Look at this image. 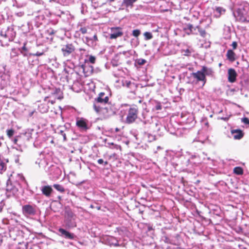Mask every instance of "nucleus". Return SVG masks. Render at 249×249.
Wrapping results in <instances>:
<instances>
[{"instance_id":"53","label":"nucleus","mask_w":249,"mask_h":249,"mask_svg":"<svg viewBox=\"0 0 249 249\" xmlns=\"http://www.w3.org/2000/svg\"><path fill=\"white\" fill-rule=\"evenodd\" d=\"M2 211V208L0 207V212Z\"/></svg>"},{"instance_id":"54","label":"nucleus","mask_w":249,"mask_h":249,"mask_svg":"<svg viewBox=\"0 0 249 249\" xmlns=\"http://www.w3.org/2000/svg\"><path fill=\"white\" fill-rule=\"evenodd\" d=\"M1 144H2V143H1V142L0 141V146H1Z\"/></svg>"},{"instance_id":"9","label":"nucleus","mask_w":249,"mask_h":249,"mask_svg":"<svg viewBox=\"0 0 249 249\" xmlns=\"http://www.w3.org/2000/svg\"><path fill=\"white\" fill-rule=\"evenodd\" d=\"M88 120L83 118H78L76 120V125L79 129L86 131L88 129Z\"/></svg>"},{"instance_id":"24","label":"nucleus","mask_w":249,"mask_h":249,"mask_svg":"<svg viewBox=\"0 0 249 249\" xmlns=\"http://www.w3.org/2000/svg\"><path fill=\"white\" fill-rule=\"evenodd\" d=\"M6 169V166L5 163L0 159V173H2V171H5Z\"/></svg>"},{"instance_id":"23","label":"nucleus","mask_w":249,"mask_h":249,"mask_svg":"<svg viewBox=\"0 0 249 249\" xmlns=\"http://www.w3.org/2000/svg\"><path fill=\"white\" fill-rule=\"evenodd\" d=\"M238 20L241 22H248V20L246 18H245L242 14L240 13L239 14Z\"/></svg>"},{"instance_id":"38","label":"nucleus","mask_w":249,"mask_h":249,"mask_svg":"<svg viewBox=\"0 0 249 249\" xmlns=\"http://www.w3.org/2000/svg\"><path fill=\"white\" fill-rule=\"evenodd\" d=\"M231 46L232 47V48L233 50H235L237 48V43L236 41H233L232 43V44H231Z\"/></svg>"},{"instance_id":"7","label":"nucleus","mask_w":249,"mask_h":249,"mask_svg":"<svg viewBox=\"0 0 249 249\" xmlns=\"http://www.w3.org/2000/svg\"><path fill=\"white\" fill-rule=\"evenodd\" d=\"M96 112L103 119L108 118L109 115V111L107 107H100L98 108H94Z\"/></svg>"},{"instance_id":"33","label":"nucleus","mask_w":249,"mask_h":249,"mask_svg":"<svg viewBox=\"0 0 249 249\" xmlns=\"http://www.w3.org/2000/svg\"><path fill=\"white\" fill-rule=\"evenodd\" d=\"M242 122L246 124L249 125V119L247 117H244L242 119Z\"/></svg>"},{"instance_id":"48","label":"nucleus","mask_w":249,"mask_h":249,"mask_svg":"<svg viewBox=\"0 0 249 249\" xmlns=\"http://www.w3.org/2000/svg\"><path fill=\"white\" fill-rule=\"evenodd\" d=\"M52 104H53L55 103V101H51Z\"/></svg>"},{"instance_id":"43","label":"nucleus","mask_w":249,"mask_h":249,"mask_svg":"<svg viewBox=\"0 0 249 249\" xmlns=\"http://www.w3.org/2000/svg\"><path fill=\"white\" fill-rule=\"evenodd\" d=\"M44 54V53L42 52V53H39V52H37L36 54V56H41V55H42L43 54Z\"/></svg>"},{"instance_id":"28","label":"nucleus","mask_w":249,"mask_h":249,"mask_svg":"<svg viewBox=\"0 0 249 249\" xmlns=\"http://www.w3.org/2000/svg\"><path fill=\"white\" fill-rule=\"evenodd\" d=\"M141 34V31L139 29L134 30L132 32V35L135 37H138Z\"/></svg>"},{"instance_id":"44","label":"nucleus","mask_w":249,"mask_h":249,"mask_svg":"<svg viewBox=\"0 0 249 249\" xmlns=\"http://www.w3.org/2000/svg\"><path fill=\"white\" fill-rule=\"evenodd\" d=\"M18 137H16L14 139V143L15 144H17V142H18Z\"/></svg>"},{"instance_id":"31","label":"nucleus","mask_w":249,"mask_h":249,"mask_svg":"<svg viewBox=\"0 0 249 249\" xmlns=\"http://www.w3.org/2000/svg\"><path fill=\"white\" fill-rule=\"evenodd\" d=\"M132 84H134L130 81L125 80L123 83L124 86H126L127 88H130Z\"/></svg>"},{"instance_id":"32","label":"nucleus","mask_w":249,"mask_h":249,"mask_svg":"<svg viewBox=\"0 0 249 249\" xmlns=\"http://www.w3.org/2000/svg\"><path fill=\"white\" fill-rule=\"evenodd\" d=\"M96 58L95 56L90 55L89 57V61L92 63L94 64L95 63Z\"/></svg>"},{"instance_id":"37","label":"nucleus","mask_w":249,"mask_h":249,"mask_svg":"<svg viewBox=\"0 0 249 249\" xmlns=\"http://www.w3.org/2000/svg\"><path fill=\"white\" fill-rule=\"evenodd\" d=\"M67 213L68 216L72 218L74 216L73 213L71 210L68 211L67 212Z\"/></svg>"},{"instance_id":"42","label":"nucleus","mask_w":249,"mask_h":249,"mask_svg":"<svg viewBox=\"0 0 249 249\" xmlns=\"http://www.w3.org/2000/svg\"><path fill=\"white\" fill-rule=\"evenodd\" d=\"M97 162L99 164H102L104 163V160L103 159H100L98 160Z\"/></svg>"},{"instance_id":"16","label":"nucleus","mask_w":249,"mask_h":249,"mask_svg":"<svg viewBox=\"0 0 249 249\" xmlns=\"http://www.w3.org/2000/svg\"><path fill=\"white\" fill-rule=\"evenodd\" d=\"M202 71L205 73L206 76H213L214 71L212 68H208L206 66H202Z\"/></svg>"},{"instance_id":"49","label":"nucleus","mask_w":249,"mask_h":249,"mask_svg":"<svg viewBox=\"0 0 249 249\" xmlns=\"http://www.w3.org/2000/svg\"><path fill=\"white\" fill-rule=\"evenodd\" d=\"M62 98H63V97H62V96L58 97V99H60H60H62Z\"/></svg>"},{"instance_id":"30","label":"nucleus","mask_w":249,"mask_h":249,"mask_svg":"<svg viewBox=\"0 0 249 249\" xmlns=\"http://www.w3.org/2000/svg\"><path fill=\"white\" fill-rule=\"evenodd\" d=\"M136 62L139 65H143L146 63V60L144 59H138L136 60Z\"/></svg>"},{"instance_id":"50","label":"nucleus","mask_w":249,"mask_h":249,"mask_svg":"<svg viewBox=\"0 0 249 249\" xmlns=\"http://www.w3.org/2000/svg\"><path fill=\"white\" fill-rule=\"evenodd\" d=\"M186 53H190V51L188 49L186 50Z\"/></svg>"},{"instance_id":"17","label":"nucleus","mask_w":249,"mask_h":249,"mask_svg":"<svg viewBox=\"0 0 249 249\" xmlns=\"http://www.w3.org/2000/svg\"><path fill=\"white\" fill-rule=\"evenodd\" d=\"M235 53L231 50H229L227 51L226 56L227 59L231 62H233L235 60Z\"/></svg>"},{"instance_id":"4","label":"nucleus","mask_w":249,"mask_h":249,"mask_svg":"<svg viewBox=\"0 0 249 249\" xmlns=\"http://www.w3.org/2000/svg\"><path fill=\"white\" fill-rule=\"evenodd\" d=\"M61 50L63 56L67 57L73 53L75 50V48L72 43H68L65 45H63Z\"/></svg>"},{"instance_id":"36","label":"nucleus","mask_w":249,"mask_h":249,"mask_svg":"<svg viewBox=\"0 0 249 249\" xmlns=\"http://www.w3.org/2000/svg\"><path fill=\"white\" fill-rule=\"evenodd\" d=\"M47 33L49 35H53L56 33V31L53 29H50L47 30Z\"/></svg>"},{"instance_id":"5","label":"nucleus","mask_w":249,"mask_h":249,"mask_svg":"<svg viewBox=\"0 0 249 249\" xmlns=\"http://www.w3.org/2000/svg\"><path fill=\"white\" fill-rule=\"evenodd\" d=\"M192 75L194 78L196 79L197 82L202 81L204 86L207 81L206 77H205V73L202 71V70L198 71L196 72H193L192 73Z\"/></svg>"},{"instance_id":"2","label":"nucleus","mask_w":249,"mask_h":249,"mask_svg":"<svg viewBox=\"0 0 249 249\" xmlns=\"http://www.w3.org/2000/svg\"><path fill=\"white\" fill-rule=\"evenodd\" d=\"M105 94L104 92H100L98 94V96L94 99L93 105V108H98L101 107V105H105L108 103L109 98L107 96L104 97Z\"/></svg>"},{"instance_id":"45","label":"nucleus","mask_w":249,"mask_h":249,"mask_svg":"<svg viewBox=\"0 0 249 249\" xmlns=\"http://www.w3.org/2000/svg\"><path fill=\"white\" fill-rule=\"evenodd\" d=\"M221 119L223 120L224 121H227L228 120V118H221Z\"/></svg>"},{"instance_id":"12","label":"nucleus","mask_w":249,"mask_h":249,"mask_svg":"<svg viewBox=\"0 0 249 249\" xmlns=\"http://www.w3.org/2000/svg\"><path fill=\"white\" fill-rule=\"evenodd\" d=\"M58 231L61 233V235L63 236L65 238L71 240L74 238L75 235L73 233H71L64 229L59 228Z\"/></svg>"},{"instance_id":"29","label":"nucleus","mask_w":249,"mask_h":249,"mask_svg":"<svg viewBox=\"0 0 249 249\" xmlns=\"http://www.w3.org/2000/svg\"><path fill=\"white\" fill-rule=\"evenodd\" d=\"M58 134L62 136L63 141H66L67 140L66 135L64 130H60L58 132Z\"/></svg>"},{"instance_id":"21","label":"nucleus","mask_w":249,"mask_h":249,"mask_svg":"<svg viewBox=\"0 0 249 249\" xmlns=\"http://www.w3.org/2000/svg\"><path fill=\"white\" fill-rule=\"evenodd\" d=\"M137 0H123L124 4L126 6H132L133 4Z\"/></svg>"},{"instance_id":"14","label":"nucleus","mask_w":249,"mask_h":249,"mask_svg":"<svg viewBox=\"0 0 249 249\" xmlns=\"http://www.w3.org/2000/svg\"><path fill=\"white\" fill-rule=\"evenodd\" d=\"M231 133L234 139L240 140L244 136V133L240 129H234L231 131Z\"/></svg>"},{"instance_id":"13","label":"nucleus","mask_w":249,"mask_h":249,"mask_svg":"<svg viewBox=\"0 0 249 249\" xmlns=\"http://www.w3.org/2000/svg\"><path fill=\"white\" fill-rule=\"evenodd\" d=\"M237 73L235 70L232 68L228 70V81L231 83H233L236 81Z\"/></svg>"},{"instance_id":"47","label":"nucleus","mask_w":249,"mask_h":249,"mask_svg":"<svg viewBox=\"0 0 249 249\" xmlns=\"http://www.w3.org/2000/svg\"><path fill=\"white\" fill-rule=\"evenodd\" d=\"M104 163L105 165H107L108 164V162L107 161H104Z\"/></svg>"},{"instance_id":"25","label":"nucleus","mask_w":249,"mask_h":249,"mask_svg":"<svg viewBox=\"0 0 249 249\" xmlns=\"http://www.w3.org/2000/svg\"><path fill=\"white\" fill-rule=\"evenodd\" d=\"M143 35L146 40L151 39L153 37L152 34L150 32H145Z\"/></svg>"},{"instance_id":"22","label":"nucleus","mask_w":249,"mask_h":249,"mask_svg":"<svg viewBox=\"0 0 249 249\" xmlns=\"http://www.w3.org/2000/svg\"><path fill=\"white\" fill-rule=\"evenodd\" d=\"M117 58L118 57H116L114 58H113L111 61V64L113 67H117L121 64V63L119 61L118 59Z\"/></svg>"},{"instance_id":"11","label":"nucleus","mask_w":249,"mask_h":249,"mask_svg":"<svg viewBox=\"0 0 249 249\" xmlns=\"http://www.w3.org/2000/svg\"><path fill=\"white\" fill-rule=\"evenodd\" d=\"M81 68L85 77H88L92 74L93 67L90 65H82Z\"/></svg>"},{"instance_id":"19","label":"nucleus","mask_w":249,"mask_h":249,"mask_svg":"<svg viewBox=\"0 0 249 249\" xmlns=\"http://www.w3.org/2000/svg\"><path fill=\"white\" fill-rule=\"evenodd\" d=\"M233 173L237 175H242L243 174V169L241 167H235L233 169Z\"/></svg>"},{"instance_id":"1","label":"nucleus","mask_w":249,"mask_h":249,"mask_svg":"<svg viewBox=\"0 0 249 249\" xmlns=\"http://www.w3.org/2000/svg\"><path fill=\"white\" fill-rule=\"evenodd\" d=\"M139 109L136 105H132L128 110L125 123L128 124L133 123L138 118Z\"/></svg>"},{"instance_id":"10","label":"nucleus","mask_w":249,"mask_h":249,"mask_svg":"<svg viewBox=\"0 0 249 249\" xmlns=\"http://www.w3.org/2000/svg\"><path fill=\"white\" fill-rule=\"evenodd\" d=\"M22 210L24 215H34L36 213L34 207L29 204L23 206Z\"/></svg>"},{"instance_id":"8","label":"nucleus","mask_w":249,"mask_h":249,"mask_svg":"<svg viewBox=\"0 0 249 249\" xmlns=\"http://www.w3.org/2000/svg\"><path fill=\"white\" fill-rule=\"evenodd\" d=\"M47 98H48V97H46L43 102H39V104L38 105L37 109L41 113H46L49 111V107L47 102Z\"/></svg>"},{"instance_id":"27","label":"nucleus","mask_w":249,"mask_h":249,"mask_svg":"<svg viewBox=\"0 0 249 249\" xmlns=\"http://www.w3.org/2000/svg\"><path fill=\"white\" fill-rule=\"evenodd\" d=\"M14 130L13 129H8L6 131V134L9 138L12 137L14 134Z\"/></svg>"},{"instance_id":"39","label":"nucleus","mask_w":249,"mask_h":249,"mask_svg":"<svg viewBox=\"0 0 249 249\" xmlns=\"http://www.w3.org/2000/svg\"><path fill=\"white\" fill-rule=\"evenodd\" d=\"M26 46V43H24L23 47L21 48V49L23 51L27 52L28 49Z\"/></svg>"},{"instance_id":"15","label":"nucleus","mask_w":249,"mask_h":249,"mask_svg":"<svg viewBox=\"0 0 249 249\" xmlns=\"http://www.w3.org/2000/svg\"><path fill=\"white\" fill-rule=\"evenodd\" d=\"M53 190L51 186H44L41 188V192L43 195L47 197H49L52 193Z\"/></svg>"},{"instance_id":"34","label":"nucleus","mask_w":249,"mask_h":249,"mask_svg":"<svg viewBox=\"0 0 249 249\" xmlns=\"http://www.w3.org/2000/svg\"><path fill=\"white\" fill-rule=\"evenodd\" d=\"M155 108L156 110H160L162 108V107H161V104L159 102H157V105L156 106H155Z\"/></svg>"},{"instance_id":"18","label":"nucleus","mask_w":249,"mask_h":249,"mask_svg":"<svg viewBox=\"0 0 249 249\" xmlns=\"http://www.w3.org/2000/svg\"><path fill=\"white\" fill-rule=\"evenodd\" d=\"M107 240H108V244L110 246H113L115 247L119 246V244L118 241L114 237H112V236L109 237Z\"/></svg>"},{"instance_id":"55","label":"nucleus","mask_w":249,"mask_h":249,"mask_svg":"<svg viewBox=\"0 0 249 249\" xmlns=\"http://www.w3.org/2000/svg\"><path fill=\"white\" fill-rule=\"evenodd\" d=\"M32 249V248H30V249Z\"/></svg>"},{"instance_id":"3","label":"nucleus","mask_w":249,"mask_h":249,"mask_svg":"<svg viewBox=\"0 0 249 249\" xmlns=\"http://www.w3.org/2000/svg\"><path fill=\"white\" fill-rule=\"evenodd\" d=\"M187 29L190 31V33H188V35H190L191 34L197 35L198 34V32L201 36L203 37H205L206 32L204 29L201 28L200 26H197L196 27H194L192 24H188L187 25Z\"/></svg>"},{"instance_id":"51","label":"nucleus","mask_w":249,"mask_h":249,"mask_svg":"<svg viewBox=\"0 0 249 249\" xmlns=\"http://www.w3.org/2000/svg\"><path fill=\"white\" fill-rule=\"evenodd\" d=\"M142 102V100H140L139 101V103H141Z\"/></svg>"},{"instance_id":"46","label":"nucleus","mask_w":249,"mask_h":249,"mask_svg":"<svg viewBox=\"0 0 249 249\" xmlns=\"http://www.w3.org/2000/svg\"><path fill=\"white\" fill-rule=\"evenodd\" d=\"M119 131H120V129L119 128H118L117 127L115 128V132H118Z\"/></svg>"},{"instance_id":"52","label":"nucleus","mask_w":249,"mask_h":249,"mask_svg":"<svg viewBox=\"0 0 249 249\" xmlns=\"http://www.w3.org/2000/svg\"><path fill=\"white\" fill-rule=\"evenodd\" d=\"M3 36H4V37H5V38H6V37H7V36H6V34H5Z\"/></svg>"},{"instance_id":"35","label":"nucleus","mask_w":249,"mask_h":249,"mask_svg":"<svg viewBox=\"0 0 249 249\" xmlns=\"http://www.w3.org/2000/svg\"><path fill=\"white\" fill-rule=\"evenodd\" d=\"M79 31L82 34H85L87 32V29L86 27H81L79 29Z\"/></svg>"},{"instance_id":"6","label":"nucleus","mask_w":249,"mask_h":249,"mask_svg":"<svg viewBox=\"0 0 249 249\" xmlns=\"http://www.w3.org/2000/svg\"><path fill=\"white\" fill-rule=\"evenodd\" d=\"M111 33L109 35L110 39H116L123 35L122 28L120 27H112L111 28Z\"/></svg>"},{"instance_id":"41","label":"nucleus","mask_w":249,"mask_h":249,"mask_svg":"<svg viewBox=\"0 0 249 249\" xmlns=\"http://www.w3.org/2000/svg\"><path fill=\"white\" fill-rule=\"evenodd\" d=\"M61 92L60 89H56L54 92L53 93V94H58Z\"/></svg>"},{"instance_id":"20","label":"nucleus","mask_w":249,"mask_h":249,"mask_svg":"<svg viewBox=\"0 0 249 249\" xmlns=\"http://www.w3.org/2000/svg\"><path fill=\"white\" fill-rule=\"evenodd\" d=\"M53 187L57 190L58 191L61 192V193H64L65 192V189L64 187L60 184H54L53 185Z\"/></svg>"},{"instance_id":"40","label":"nucleus","mask_w":249,"mask_h":249,"mask_svg":"<svg viewBox=\"0 0 249 249\" xmlns=\"http://www.w3.org/2000/svg\"><path fill=\"white\" fill-rule=\"evenodd\" d=\"M92 40L95 42L98 40L97 36L96 34L93 36Z\"/></svg>"},{"instance_id":"26","label":"nucleus","mask_w":249,"mask_h":249,"mask_svg":"<svg viewBox=\"0 0 249 249\" xmlns=\"http://www.w3.org/2000/svg\"><path fill=\"white\" fill-rule=\"evenodd\" d=\"M216 11L218 13V16L220 17L222 13H224L225 12V10L221 7H217L215 8Z\"/></svg>"}]
</instances>
